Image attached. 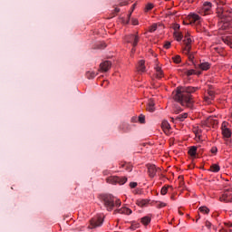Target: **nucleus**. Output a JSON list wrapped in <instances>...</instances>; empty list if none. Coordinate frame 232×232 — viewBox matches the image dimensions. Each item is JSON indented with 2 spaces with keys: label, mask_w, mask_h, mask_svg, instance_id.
<instances>
[{
  "label": "nucleus",
  "mask_w": 232,
  "mask_h": 232,
  "mask_svg": "<svg viewBox=\"0 0 232 232\" xmlns=\"http://www.w3.org/2000/svg\"><path fill=\"white\" fill-rule=\"evenodd\" d=\"M197 90H198V87H178L174 95V101L180 102L181 106L191 108V104H193L191 93H195Z\"/></svg>",
  "instance_id": "obj_1"
},
{
  "label": "nucleus",
  "mask_w": 232,
  "mask_h": 232,
  "mask_svg": "<svg viewBox=\"0 0 232 232\" xmlns=\"http://www.w3.org/2000/svg\"><path fill=\"white\" fill-rule=\"evenodd\" d=\"M172 59L176 64H179L182 61L179 55H176Z\"/></svg>",
  "instance_id": "obj_28"
},
{
  "label": "nucleus",
  "mask_w": 232,
  "mask_h": 232,
  "mask_svg": "<svg viewBox=\"0 0 232 232\" xmlns=\"http://www.w3.org/2000/svg\"><path fill=\"white\" fill-rule=\"evenodd\" d=\"M195 73H197V72H195V70L190 69L185 72V74L188 75V77L191 76V75H195Z\"/></svg>",
  "instance_id": "obj_27"
},
{
  "label": "nucleus",
  "mask_w": 232,
  "mask_h": 232,
  "mask_svg": "<svg viewBox=\"0 0 232 232\" xmlns=\"http://www.w3.org/2000/svg\"><path fill=\"white\" fill-rule=\"evenodd\" d=\"M173 35H174V38L176 39V41H178L179 43H180V41H182V37H183L182 33L176 31V32H174Z\"/></svg>",
  "instance_id": "obj_19"
},
{
  "label": "nucleus",
  "mask_w": 232,
  "mask_h": 232,
  "mask_svg": "<svg viewBox=\"0 0 232 232\" xmlns=\"http://www.w3.org/2000/svg\"><path fill=\"white\" fill-rule=\"evenodd\" d=\"M162 75H163L162 71H160V72H156V77H157L158 79H162Z\"/></svg>",
  "instance_id": "obj_37"
},
{
  "label": "nucleus",
  "mask_w": 232,
  "mask_h": 232,
  "mask_svg": "<svg viewBox=\"0 0 232 232\" xmlns=\"http://www.w3.org/2000/svg\"><path fill=\"white\" fill-rule=\"evenodd\" d=\"M104 222V216L102 214H98L94 218H92L90 221L89 229H95V227H101Z\"/></svg>",
  "instance_id": "obj_3"
},
{
  "label": "nucleus",
  "mask_w": 232,
  "mask_h": 232,
  "mask_svg": "<svg viewBox=\"0 0 232 232\" xmlns=\"http://www.w3.org/2000/svg\"><path fill=\"white\" fill-rule=\"evenodd\" d=\"M132 24H139V21H137V20H134L133 22H132Z\"/></svg>",
  "instance_id": "obj_46"
},
{
  "label": "nucleus",
  "mask_w": 232,
  "mask_h": 232,
  "mask_svg": "<svg viewBox=\"0 0 232 232\" xmlns=\"http://www.w3.org/2000/svg\"><path fill=\"white\" fill-rule=\"evenodd\" d=\"M210 171H212V173H218L220 171V166L218 164H213L210 167Z\"/></svg>",
  "instance_id": "obj_21"
},
{
  "label": "nucleus",
  "mask_w": 232,
  "mask_h": 232,
  "mask_svg": "<svg viewBox=\"0 0 232 232\" xmlns=\"http://www.w3.org/2000/svg\"><path fill=\"white\" fill-rule=\"evenodd\" d=\"M172 188L171 186H169V187H163L161 188V195H167L168 194V188Z\"/></svg>",
  "instance_id": "obj_32"
},
{
  "label": "nucleus",
  "mask_w": 232,
  "mask_h": 232,
  "mask_svg": "<svg viewBox=\"0 0 232 232\" xmlns=\"http://www.w3.org/2000/svg\"><path fill=\"white\" fill-rule=\"evenodd\" d=\"M225 43H226L227 44H228V46H230V48H232V37L227 38V39L225 41Z\"/></svg>",
  "instance_id": "obj_33"
},
{
  "label": "nucleus",
  "mask_w": 232,
  "mask_h": 232,
  "mask_svg": "<svg viewBox=\"0 0 232 232\" xmlns=\"http://www.w3.org/2000/svg\"><path fill=\"white\" fill-rule=\"evenodd\" d=\"M188 155L195 157L197 155V147L193 146L188 150Z\"/></svg>",
  "instance_id": "obj_24"
},
{
  "label": "nucleus",
  "mask_w": 232,
  "mask_h": 232,
  "mask_svg": "<svg viewBox=\"0 0 232 232\" xmlns=\"http://www.w3.org/2000/svg\"><path fill=\"white\" fill-rule=\"evenodd\" d=\"M215 99V92L213 91H208V97H206L207 102L213 101Z\"/></svg>",
  "instance_id": "obj_23"
},
{
  "label": "nucleus",
  "mask_w": 232,
  "mask_h": 232,
  "mask_svg": "<svg viewBox=\"0 0 232 232\" xmlns=\"http://www.w3.org/2000/svg\"><path fill=\"white\" fill-rule=\"evenodd\" d=\"M172 28H173L174 32H179V30H180V24H173Z\"/></svg>",
  "instance_id": "obj_31"
},
{
  "label": "nucleus",
  "mask_w": 232,
  "mask_h": 232,
  "mask_svg": "<svg viewBox=\"0 0 232 232\" xmlns=\"http://www.w3.org/2000/svg\"><path fill=\"white\" fill-rule=\"evenodd\" d=\"M166 1H169V0H166Z\"/></svg>",
  "instance_id": "obj_53"
},
{
  "label": "nucleus",
  "mask_w": 232,
  "mask_h": 232,
  "mask_svg": "<svg viewBox=\"0 0 232 232\" xmlns=\"http://www.w3.org/2000/svg\"><path fill=\"white\" fill-rule=\"evenodd\" d=\"M137 70L140 73H144V72H146V62L144 60L139 61Z\"/></svg>",
  "instance_id": "obj_12"
},
{
  "label": "nucleus",
  "mask_w": 232,
  "mask_h": 232,
  "mask_svg": "<svg viewBox=\"0 0 232 232\" xmlns=\"http://www.w3.org/2000/svg\"><path fill=\"white\" fill-rule=\"evenodd\" d=\"M147 110L150 113H153V111H155V102H153V100H150V102L147 105Z\"/></svg>",
  "instance_id": "obj_17"
},
{
  "label": "nucleus",
  "mask_w": 232,
  "mask_h": 232,
  "mask_svg": "<svg viewBox=\"0 0 232 232\" xmlns=\"http://www.w3.org/2000/svg\"><path fill=\"white\" fill-rule=\"evenodd\" d=\"M102 200L107 211H111L115 206H121V200L111 195L103 196Z\"/></svg>",
  "instance_id": "obj_2"
},
{
  "label": "nucleus",
  "mask_w": 232,
  "mask_h": 232,
  "mask_svg": "<svg viewBox=\"0 0 232 232\" xmlns=\"http://www.w3.org/2000/svg\"><path fill=\"white\" fill-rule=\"evenodd\" d=\"M125 41L127 43H130L132 44L133 48L131 50L132 53H135V46L139 44V35L137 34H129L125 36Z\"/></svg>",
  "instance_id": "obj_6"
},
{
  "label": "nucleus",
  "mask_w": 232,
  "mask_h": 232,
  "mask_svg": "<svg viewBox=\"0 0 232 232\" xmlns=\"http://www.w3.org/2000/svg\"><path fill=\"white\" fill-rule=\"evenodd\" d=\"M198 68H199V70H202L203 72H208V70L211 68V64L208 62H203L198 65Z\"/></svg>",
  "instance_id": "obj_15"
},
{
  "label": "nucleus",
  "mask_w": 232,
  "mask_h": 232,
  "mask_svg": "<svg viewBox=\"0 0 232 232\" xmlns=\"http://www.w3.org/2000/svg\"><path fill=\"white\" fill-rule=\"evenodd\" d=\"M221 202H232V187H227L220 197Z\"/></svg>",
  "instance_id": "obj_5"
},
{
  "label": "nucleus",
  "mask_w": 232,
  "mask_h": 232,
  "mask_svg": "<svg viewBox=\"0 0 232 232\" xmlns=\"http://www.w3.org/2000/svg\"><path fill=\"white\" fill-rule=\"evenodd\" d=\"M211 8H213V4L211 2H204L202 5V12H204V15H207L208 12H211Z\"/></svg>",
  "instance_id": "obj_11"
},
{
  "label": "nucleus",
  "mask_w": 232,
  "mask_h": 232,
  "mask_svg": "<svg viewBox=\"0 0 232 232\" xmlns=\"http://www.w3.org/2000/svg\"><path fill=\"white\" fill-rule=\"evenodd\" d=\"M230 117L232 119V109L230 110Z\"/></svg>",
  "instance_id": "obj_50"
},
{
  "label": "nucleus",
  "mask_w": 232,
  "mask_h": 232,
  "mask_svg": "<svg viewBox=\"0 0 232 232\" xmlns=\"http://www.w3.org/2000/svg\"><path fill=\"white\" fill-rule=\"evenodd\" d=\"M221 130L223 137H226L227 139H229V137H231V130L227 128V122L224 121L222 123Z\"/></svg>",
  "instance_id": "obj_9"
},
{
  "label": "nucleus",
  "mask_w": 232,
  "mask_h": 232,
  "mask_svg": "<svg viewBox=\"0 0 232 232\" xmlns=\"http://www.w3.org/2000/svg\"><path fill=\"white\" fill-rule=\"evenodd\" d=\"M206 226H207V227H208V229H209V227H211V224L208 221L206 222Z\"/></svg>",
  "instance_id": "obj_44"
},
{
  "label": "nucleus",
  "mask_w": 232,
  "mask_h": 232,
  "mask_svg": "<svg viewBox=\"0 0 232 232\" xmlns=\"http://www.w3.org/2000/svg\"><path fill=\"white\" fill-rule=\"evenodd\" d=\"M211 153H217V151H218V149H217V147H212L210 150Z\"/></svg>",
  "instance_id": "obj_40"
},
{
  "label": "nucleus",
  "mask_w": 232,
  "mask_h": 232,
  "mask_svg": "<svg viewBox=\"0 0 232 232\" xmlns=\"http://www.w3.org/2000/svg\"><path fill=\"white\" fill-rule=\"evenodd\" d=\"M106 182L108 184H120V186H123V184H126V182H128V178H119L117 176H111L106 179Z\"/></svg>",
  "instance_id": "obj_4"
},
{
  "label": "nucleus",
  "mask_w": 232,
  "mask_h": 232,
  "mask_svg": "<svg viewBox=\"0 0 232 232\" xmlns=\"http://www.w3.org/2000/svg\"><path fill=\"white\" fill-rule=\"evenodd\" d=\"M163 46H164V48H166V50H169V48L171 46V43L170 42H166Z\"/></svg>",
  "instance_id": "obj_35"
},
{
  "label": "nucleus",
  "mask_w": 232,
  "mask_h": 232,
  "mask_svg": "<svg viewBox=\"0 0 232 232\" xmlns=\"http://www.w3.org/2000/svg\"><path fill=\"white\" fill-rule=\"evenodd\" d=\"M136 227H133V226H131V228H132V229H136Z\"/></svg>",
  "instance_id": "obj_51"
},
{
  "label": "nucleus",
  "mask_w": 232,
  "mask_h": 232,
  "mask_svg": "<svg viewBox=\"0 0 232 232\" xmlns=\"http://www.w3.org/2000/svg\"><path fill=\"white\" fill-rule=\"evenodd\" d=\"M128 5V1L121 2L120 6H126Z\"/></svg>",
  "instance_id": "obj_42"
},
{
  "label": "nucleus",
  "mask_w": 232,
  "mask_h": 232,
  "mask_svg": "<svg viewBox=\"0 0 232 232\" xmlns=\"http://www.w3.org/2000/svg\"><path fill=\"white\" fill-rule=\"evenodd\" d=\"M187 55H188L189 61H193L194 57H193V54H191L190 52Z\"/></svg>",
  "instance_id": "obj_41"
},
{
  "label": "nucleus",
  "mask_w": 232,
  "mask_h": 232,
  "mask_svg": "<svg viewBox=\"0 0 232 232\" xmlns=\"http://www.w3.org/2000/svg\"><path fill=\"white\" fill-rule=\"evenodd\" d=\"M157 208H166V203L160 201L157 203Z\"/></svg>",
  "instance_id": "obj_36"
},
{
  "label": "nucleus",
  "mask_w": 232,
  "mask_h": 232,
  "mask_svg": "<svg viewBox=\"0 0 232 232\" xmlns=\"http://www.w3.org/2000/svg\"><path fill=\"white\" fill-rule=\"evenodd\" d=\"M199 211L204 215H208V213H209V208H208V207H200Z\"/></svg>",
  "instance_id": "obj_26"
},
{
  "label": "nucleus",
  "mask_w": 232,
  "mask_h": 232,
  "mask_svg": "<svg viewBox=\"0 0 232 232\" xmlns=\"http://www.w3.org/2000/svg\"><path fill=\"white\" fill-rule=\"evenodd\" d=\"M149 175L153 179L157 175V167L153 164L148 165Z\"/></svg>",
  "instance_id": "obj_14"
},
{
  "label": "nucleus",
  "mask_w": 232,
  "mask_h": 232,
  "mask_svg": "<svg viewBox=\"0 0 232 232\" xmlns=\"http://www.w3.org/2000/svg\"><path fill=\"white\" fill-rule=\"evenodd\" d=\"M153 4L149 3L147 4L146 7H145V12H150V10H153Z\"/></svg>",
  "instance_id": "obj_30"
},
{
  "label": "nucleus",
  "mask_w": 232,
  "mask_h": 232,
  "mask_svg": "<svg viewBox=\"0 0 232 232\" xmlns=\"http://www.w3.org/2000/svg\"><path fill=\"white\" fill-rule=\"evenodd\" d=\"M137 206H140V208H144V206H148L150 204L149 199H138L136 201Z\"/></svg>",
  "instance_id": "obj_18"
},
{
  "label": "nucleus",
  "mask_w": 232,
  "mask_h": 232,
  "mask_svg": "<svg viewBox=\"0 0 232 232\" xmlns=\"http://www.w3.org/2000/svg\"><path fill=\"white\" fill-rule=\"evenodd\" d=\"M157 31V24H154L152 26H150V32L153 33Z\"/></svg>",
  "instance_id": "obj_34"
},
{
  "label": "nucleus",
  "mask_w": 232,
  "mask_h": 232,
  "mask_svg": "<svg viewBox=\"0 0 232 232\" xmlns=\"http://www.w3.org/2000/svg\"><path fill=\"white\" fill-rule=\"evenodd\" d=\"M188 18L189 19L190 23H197V24H200L202 23V17L198 15L197 13H190L188 15Z\"/></svg>",
  "instance_id": "obj_8"
},
{
  "label": "nucleus",
  "mask_w": 232,
  "mask_h": 232,
  "mask_svg": "<svg viewBox=\"0 0 232 232\" xmlns=\"http://www.w3.org/2000/svg\"><path fill=\"white\" fill-rule=\"evenodd\" d=\"M150 222H151V218L146 216V217H143L141 218V224H143V226H148V224H150Z\"/></svg>",
  "instance_id": "obj_22"
},
{
  "label": "nucleus",
  "mask_w": 232,
  "mask_h": 232,
  "mask_svg": "<svg viewBox=\"0 0 232 232\" xmlns=\"http://www.w3.org/2000/svg\"><path fill=\"white\" fill-rule=\"evenodd\" d=\"M130 15H131V12H130Z\"/></svg>",
  "instance_id": "obj_52"
},
{
  "label": "nucleus",
  "mask_w": 232,
  "mask_h": 232,
  "mask_svg": "<svg viewBox=\"0 0 232 232\" xmlns=\"http://www.w3.org/2000/svg\"><path fill=\"white\" fill-rule=\"evenodd\" d=\"M114 12H116V14H119V12H121V9L116 7V8L114 9Z\"/></svg>",
  "instance_id": "obj_45"
},
{
  "label": "nucleus",
  "mask_w": 232,
  "mask_h": 232,
  "mask_svg": "<svg viewBox=\"0 0 232 232\" xmlns=\"http://www.w3.org/2000/svg\"><path fill=\"white\" fill-rule=\"evenodd\" d=\"M178 121L180 122L184 121V120L188 119V113H183L180 114L179 116L177 117Z\"/></svg>",
  "instance_id": "obj_25"
},
{
  "label": "nucleus",
  "mask_w": 232,
  "mask_h": 232,
  "mask_svg": "<svg viewBox=\"0 0 232 232\" xmlns=\"http://www.w3.org/2000/svg\"><path fill=\"white\" fill-rule=\"evenodd\" d=\"M87 79H95L97 77V72L95 71H89L86 72Z\"/></svg>",
  "instance_id": "obj_20"
},
{
  "label": "nucleus",
  "mask_w": 232,
  "mask_h": 232,
  "mask_svg": "<svg viewBox=\"0 0 232 232\" xmlns=\"http://www.w3.org/2000/svg\"><path fill=\"white\" fill-rule=\"evenodd\" d=\"M161 128L166 135H169V133H171V125H169V122H168V121L164 120L161 122Z\"/></svg>",
  "instance_id": "obj_10"
},
{
  "label": "nucleus",
  "mask_w": 232,
  "mask_h": 232,
  "mask_svg": "<svg viewBox=\"0 0 232 232\" xmlns=\"http://www.w3.org/2000/svg\"><path fill=\"white\" fill-rule=\"evenodd\" d=\"M135 6H137V4L132 5L131 12H133V10H135Z\"/></svg>",
  "instance_id": "obj_47"
},
{
  "label": "nucleus",
  "mask_w": 232,
  "mask_h": 232,
  "mask_svg": "<svg viewBox=\"0 0 232 232\" xmlns=\"http://www.w3.org/2000/svg\"><path fill=\"white\" fill-rule=\"evenodd\" d=\"M155 70H156V73H159V72H161L162 71V68L159 67V66H156L155 67Z\"/></svg>",
  "instance_id": "obj_43"
},
{
  "label": "nucleus",
  "mask_w": 232,
  "mask_h": 232,
  "mask_svg": "<svg viewBox=\"0 0 232 232\" xmlns=\"http://www.w3.org/2000/svg\"><path fill=\"white\" fill-rule=\"evenodd\" d=\"M194 133L198 139H200V130H194Z\"/></svg>",
  "instance_id": "obj_38"
},
{
  "label": "nucleus",
  "mask_w": 232,
  "mask_h": 232,
  "mask_svg": "<svg viewBox=\"0 0 232 232\" xmlns=\"http://www.w3.org/2000/svg\"><path fill=\"white\" fill-rule=\"evenodd\" d=\"M103 175H108V171L107 170L103 171Z\"/></svg>",
  "instance_id": "obj_49"
},
{
  "label": "nucleus",
  "mask_w": 232,
  "mask_h": 232,
  "mask_svg": "<svg viewBox=\"0 0 232 232\" xmlns=\"http://www.w3.org/2000/svg\"><path fill=\"white\" fill-rule=\"evenodd\" d=\"M192 43H193V40H191V37H189V35H187L184 39L185 47L183 48V53L188 54L189 52H191Z\"/></svg>",
  "instance_id": "obj_7"
},
{
  "label": "nucleus",
  "mask_w": 232,
  "mask_h": 232,
  "mask_svg": "<svg viewBox=\"0 0 232 232\" xmlns=\"http://www.w3.org/2000/svg\"><path fill=\"white\" fill-rule=\"evenodd\" d=\"M130 188H131V189H133L134 188H137V182H130Z\"/></svg>",
  "instance_id": "obj_39"
},
{
  "label": "nucleus",
  "mask_w": 232,
  "mask_h": 232,
  "mask_svg": "<svg viewBox=\"0 0 232 232\" xmlns=\"http://www.w3.org/2000/svg\"><path fill=\"white\" fill-rule=\"evenodd\" d=\"M139 122H140V124H144V122H146V116L140 114V115L139 116Z\"/></svg>",
  "instance_id": "obj_29"
},
{
  "label": "nucleus",
  "mask_w": 232,
  "mask_h": 232,
  "mask_svg": "<svg viewBox=\"0 0 232 232\" xmlns=\"http://www.w3.org/2000/svg\"><path fill=\"white\" fill-rule=\"evenodd\" d=\"M115 213H120L121 215H131L132 211L130 208L123 207L118 210H115Z\"/></svg>",
  "instance_id": "obj_16"
},
{
  "label": "nucleus",
  "mask_w": 232,
  "mask_h": 232,
  "mask_svg": "<svg viewBox=\"0 0 232 232\" xmlns=\"http://www.w3.org/2000/svg\"><path fill=\"white\" fill-rule=\"evenodd\" d=\"M102 72H108L111 68V62L105 61L100 64Z\"/></svg>",
  "instance_id": "obj_13"
},
{
  "label": "nucleus",
  "mask_w": 232,
  "mask_h": 232,
  "mask_svg": "<svg viewBox=\"0 0 232 232\" xmlns=\"http://www.w3.org/2000/svg\"><path fill=\"white\" fill-rule=\"evenodd\" d=\"M168 15H175V13L169 12Z\"/></svg>",
  "instance_id": "obj_48"
}]
</instances>
